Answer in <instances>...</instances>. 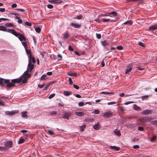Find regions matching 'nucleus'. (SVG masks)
Here are the masks:
<instances>
[{"mask_svg":"<svg viewBox=\"0 0 157 157\" xmlns=\"http://www.w3.org/2000/svg\"><path fill=\"white\" fill-rule=\"evenodd\" d=\"M7 32L11 33L16 36L17 37L19 40L21 41H25L26 38L25 36L19 33H17L16 31L13 29H8Z\"/></svg>","mask_w":157,"mask_h":157,"instance_id":"1","label":"nucleus"},{"mask_svg":"<svg viewBox=\"0 0 157 157\" xmlns=\"http://www.w3.org/2000/svg\"><path fill=\"white\" fill-rule=\"evenodd\" d=\"M25 24L28 26H31L32 25L30 23H29L28 22H25Z\"/></svg>","mask_w":157,"mask_h":157,"instance_id":"51","label":"nucleus"},{"mask_svg":"<svg viewBox=\"0 0 157 157\" xmlns=\"http://www.w3.org/2000/svg\"><path fill=\"white\" fill-rule=\"evenodd\" d=\"M32 59H28L29 63L27 67V70L26 71L24 72V74L27 75L28 77H30L31 76V74L29 73V72L31 73L32 70L34 68V63L32 61Z\"/></svg>","mask_w":157,"mask_h":157,"instance_id":"2","label":"nucleus"},{"mask_svg":"<svg viewBox=\"0 0 157 157\" xmlns=\"http://www.w3.org/2000/svg\"><path fill=\"white\" fill-rule=\"evenodd\" d=\"M50 84L49 83L46 84V85H44V87L43 89L45 90H46L48 89V88L50 86Z\"/></svg>","mask_w":157,"mask_h":157,"instance_id":"34","label":"nucleus"},{"mask_svg":"<svg viewBox=\"0 0 157 157\" xmlns=\"http://www.w3.org/2000/svg\"><path fill=\"white\" fill-rule=\"evenodd\" d=\"M110 148L117 151H119L120 150V147L116 146H111L110 147Z\"/></svg>","mask_w":157,"mask_h":157,"instance_id":"19","label":"nucleus"},{"mask_svg":"<svg viewBox=\"0 0 157 157\" xmlns=\"http://www.w3.org/2000/svg\"><path fill=\"white\" fill-rule=\"evenodd\" d=\"M156 137L155 136H153L151 139V141L153 142L155 140Z\"/></svg>","mask_w":157,"mask_h":157,"instance_id":"48","label":"nucleus"},{"mask_svg":"<svg viewBox=\"0 0 157 157\" xmlns=\"http://www.w3.org/2000/svg\"><path fill=\"white\" fill-rule=\"evenodd\" d=\"M68 82H69V84L71 85H72L73 83V81L72 80V79L71 78H68Z\"/></svg>","mask_w":157,"mask_h":157,"instance_id":"43","label":"nucleus"},{"mask_svg":"<svg viewBox=\"0 0 157 157\" xmlns=\"http://www.w3.org/2000/svg\"><path fill=\"white\" fill-rule=\"evenodd\" d=\"M116 103V102H115L112 101V102H108V105H113V104H115Z\"/></svg>","mask_w":157,"mask_h":157,"instance_id":"58","label":"nucleus"},{"mask_svg":"<svg viewBox=\"0 0 157 157\" xmlns=\"http://www.w3.org/2000/svg\"><path fill=\"white\" fill-rule=\"evenodd\" d=\"M114 93L113 92H111L110 93L108 92H104L102 91L101 92V94H113Z\"/></svg>","mask_w":157,"mask_h":157,"instance_id":"28","label":"nucleus"},{"mask_svg":"<svg viewBox=\"0 0 157 157\" xmlns=\"http://www.w3.org/2000/svg\"><path fill=\"white\" fill-rule=\"evenodd\" d=\"M117 49L118 50H122L123 49V47L121 46H119L117 47Z\"/></svg>","mask_w":157,"mask_h":157,"instance_id":"47","label":"nucleus"},{"mask_svg":"<svg viewBox=\"0 0 157 157\" xmlns=\"http://www.w3.org/2000/svg\"><path fill=\"white\" fill-rule=\"evenodd\" d=\"M138 129L140 131H143L144 130V128L143 127H139L138 128Z\"/></svg>","mask_w":157,"mask_h":157,"instance_id":"53","label":"nucleus"},{"mask_svg":"<svg viewBox=\"0 0 157 157\" xmlns=\"http://www.w3.org/2000/svg\"><path fill=\"white\" fill-rule=\"evenodd\" d=\"M27 111H24L21 113V116L23 117H27L28 116L27 115Z\"/></svg>","mask_w":157,"mask_h":157,"instance_id":"27","label":"nucleus"},{"mask_svg":"<svg viewBox=\"0 0 157 157\" xmlns=\"http://www.w3.org/2000/svg\"><path fill=\"white\" fill-rule=\"evenodd\" d=\"M104 16V15H102V14L98 16V17L97 18L95 19H94V21H97V22H98V23H100L102 21V20L99 19V17H100L101 16Z\"/></svg>","mask_w":157,"mask_h":157,"instance_id":"17","label":"nucleus"},{"mask_svg":"<svg viewBox=\"0 0 157 157\" xmlns=\"http://www.w3.org/2000/svg\"><path fill=\"white\" fill-rule=\"evenodd\" d=\"M4 80H8V81H7L6 83H4L3 81V85L0 84V85L2 86H3L5 84H6V87L7 89H10L12 87H13L15 86V83H17V79H13L12 80L11 82H10V80L8 79H5L2 78Z\"/></svg>","mask_w":157,"mask_h":157,"instance_id":"3","label":"nucleus"},{"mask_svg":"<svg viewBox=\"0 0 157 157\" xmlns=\"http://www.w3.org/2000/svg\"><path fill=\"white\" fill-rule=\"evenodd\" d=\"M35 31L37 33H40L41 31V29L39 27H37L35 29Z\"/></svg>","mask_w":157,"mask_h":157,"instance_id":"42","label":"nucleus"},{"mask_svg":"<svg viewBox=\"0 0 157 157\" xmlns=\"http://www.w3.org/2000/svg\"><path fill=\"white\" fill-rule=\"evenodd\" d=\"M71 116V114L67 112H65L63 115V117L68 119L69 117Z\"/></svg>","mask_w":157,"mask_h":157,"instance_id":"16","label":"nucleus"},{"mask_svg":"<svg viewBox=\"0 0 157 157\" xmlns=\"http://www.w3.org/2000/svg\"><path fill=\"white\" fill-rule=\"evenodd\" d=\"M13 143L12 141H7L5 142V145L7 147H12Z\"/></svg>","mask_w":157,"mask_h":157,"instance_id":"8","label":"nucleus"},{"mask_svg":"<svg viewBox=\"0 0 157 157\" xmlns=\"http://www.w3.org/2000/svg\"><path fill=\"white\" fill-rule=\"evenodd\" d=\"M25 50L26 53L28 55L29 59H32V61L33 63H35L36 62V60L35 58L32 56V55L30 50H28L27 48H25Z\"/></svg>","mask_w":157,"mask_h":157,"instance_id":"5","label":"nucleus"},{"mask_svg":"<svg viewBox=\"0 0 157 157\" xmlns=\"http://www.w3.org/2000/svg\"><path fill=\"white\" fill-rule=\"evenodd\" d=\"M24 142V139L22 138H21L18 142V144H20L23 143Z\"/></svg>","mask_w":157,"mask_h":157,"instance_id":"32","label":"nucleus"},{"mask_svg":"<svg viewBox=\"0 0 157 157\" xmlns=\"http://www.w3.org/2000/svg\"><path fill=\"white\" fill-rule=\"evenodd\" d=\"M55 94H52L49 96L48 98L49 99H51L53 98L55 96Z\"/></svg>","mask_w":157,"mask_h":157,"instance_id":"45","label":"nucleus"},{"mask_svg":"<svg viewBox=\"0 0 157 157\" xmlns=\"http://www.w3.org/2000/svg\"><path fill=\"white\" fill-rule=\"evenodd\" d=\"M120 110L122 112H124L125 111V109L124 107H121L120 108Z\"/></svg>","mask_w":157,"mask_h":157,"instance_id":"59","label":"nucleus"},{"mask_svg":"<svg viewBox=\"0 0 157 157\" xmlns=\"http://www.w3.org/2000/svg\"><path fill=\"white\" fill-rule=\"evenodd\" d=\"M47 7L49 9H52L53 8V5H51V4H49L47 5Z\"/></svg>","mask_w":157,"mask_h":157,"instance_id":"49","label":"nucleus"},{"mask_svg":"<svg viewBox=\"0 0 157 157\" xmlns=\"http://www.w3.org/2000/svg\"><path fill=\"white\" fill-rule=\"evenodd\" d=\"M7 148L6 146L0 147V151H2L3 150H7Z\"/></svg>","mask_w":157,"mask_h":157,"instance_id":"33","label":"nucleus"},{"mask_svg":"<svg viewBox=\"0 0 157 157\" xmlns=\"http://www.w3.org/2000/svg\"><path fill=\"white\" fill-rule=\"evenodd\" d=\"M102 45L104 47L107 46L109 45V43L106 40L102 41L101 42Z\"/></svg>","mask_w":157,"mask_h":157,"instance_id":"24","label":"nucleus"},{"mask_svg":"<svg viewBox=\"0 0 157 157\" xmlns=\"http://www.w3.org/2000/svg\"><path fill=\"white\" fill-rule=\"evenodd\" d=\"M57 114V112L55 111H53L51 112L50 114L51 115H55Z\"/></svg>","mask_w":157,"mask_h":157,"instance_id":"54","label":"nucleus"},{"mask_svg":"<svg viewBox=\"0 0 157 157\" xmlns=\"http://www.w3.org/2000/svg\"><path fill=\"white\" fill-rule=\"evenodd\" d=\"M44 84H43L42 85H40V84H39L38 85V87L40 88H42L44 87Z\"/></svg>","mask_w":157,"mask_h":157,"instance_id":"52","label":"nucleus"},{"mask_svg":"<svg viewBox=\"0 0 157 157\" xmlns=\"http://www.w3.org/2000/svg\"><path fill=\"white\" fill-rule=\"evenodd\" d=\"M51 2H53V4H60L63 2L62 0H49L48 2L51 3Z\"/></svg>","mask_w":157,"mask_h":157,"instance_id":"13","label":"nucleus"},{"mask_svg":"<svg viewBox=\"0 0 157 157\" xmlns=\"http://www.w3.org/2000/svg\"><path fill=\"white\" fill-rule=\"evenodd\" d=\"M151 123L153 125H156L157 124V120L152 121Z\"/></svg>","mask_w":157,"mask_h":157,"instance_id":"41","label":"nucleus"},{"mask_svg":"<svg viewBox=\"0 0 157 157\" xmlns=\"http://www.w3.org/2000/svg\"><path fill=\"white\" fill-rule=\"evenodd\" d=\"M133 109L134 110H136L139 111L141 110V108L140 107L137 106L136 105H134Z\"/></svg>","mask_w":157,"mask_h":157,"instance_id":"20","label":"nucleus"},{"mask_svg":"<svg viewBox=\"0 0 157 157\" xmlns=\"http://www.w3.org/2000/svg\"><path fill=\"white\" fill-rule=\"evenodd\" d=\"M0 30L7 32L8 30H7V29L5 27L2 26H0Z\"/></svg>","mask_w":157,"mask_h":157,"instance_id":"21","label":"nucleus"},{"mask_svg":"<svg viewBox=\"0 0 157 157\" xmlns=\"http://www.w3.org/2000/svg\"><path fill=\"white\" fill-rule=\"evenodd\" d=\"M114 132L115 134L118 136H120L121 135L120 131L119 130L115 129Z\"/></svg>","mask_w":157,"mask_h":157,"instance_id":"26","label":"nucleus"},{"mask_svg":"<svg viewBox=\"0 0 157 157\" xmlns=\"http://www.w3.org/2000/svg\"><path fill=\"white\" fill-rule=\"evenodd\" d=\"M23 76L24 78L23 80H22V82L23 83H25L27 82L28 79L30 77H28L27 75L24 74V73Z\"/></svg>","mask_w":157,"mask_h":157,"instance_id":"15","label":"nucleus"},{"mask_svg":"<svg viewBox=\"0 0 157 157\" xmlns=\"http://www.w3.org/2000/svg\"><path fill=\"white\" fill-rule=\"evenodd\" d=\"M22 45L24 46L25 49L27 48V45L25 41H23L22 43Z\"/></svg>","mask_w":157,"mask_h":157,"instance_id":"38","label":"nucleus"},{"mask_svg":"<svg viewBox=\"0 0 157 157\" xmlns=\"http://www.w3.org/2000/svg\"><path fill=\"white\" fill-rule=\"evenodd\" d=\"M69 37V33L68 32L66 33L64 35L63 38L64 39L67 38Z\"/></svg>","mask_w":157,"mask_h":157,"instance_id":"37","label":"nucleus"},{"mask_svg":"<svg viewBox=\"0 0 157 157\" xmlns=\"http://www.w3.org/2000/svg\"><path fill=\"white\" fill-rule=\"evenodd\" d=\"M94 128L96 130H98L100 128L99 124L98 123L97 124L94 125L93 126Z\"/></svg>","mask_w":157,"mask_h":157,"instance_id":"18","label":"nucleus"},{"mask_svg":"<svg viewBox=\"0 0 157 157\" xmlns=\"http://www.w3.org/2000/svg\"><path fill=\"white\" fill-rule=\"evenodd\" d=\"M6 20H9V19L5 18H0V22L1 21H6Z\"/></svg>","mask_w":157,"mask_h":157,"instance_id":"63","label":"nucleus"},{"mask_svg":"<svg viewBox=\"0 0 157 157\" xmlns=\"http://www.w3.org/2000/svg\"><path fill=\"white\" fill-rule=\"evenodd\" d=\"M123 24H124L125 25H132V22L131 21V20H128L124 23Z\"/></svg>","mask_w":157,"mask_h":157,"instance_id":"30","label":"nucleus"},{"mask_svg":"<svg viewBox=\"0 0 157 157\" xmlns=\"http://www.w3.org/2000/svg\"><path fill=\"white\" fill-rule=\"evenodd\" d=\"M73 86L76 89H79V86L75 84H74Z\"/></svg>","mask_w":157,"mask_h":157,"instance_id":"60","label":"nucleus"},{"mask_svg":"<svg viewBox=\"0 0 157 157\" xmlns=\"http://www.w3.org/2000/svg\"><path fill=\"white\" fill-rule=\"evenodd\" d=\"M9 80H4L2 78H0V84L1 85H3V81L4 82V83H6L7 81Z\"/></svg>","mask_w":157,"mask_h":157,"instance_id":"23","label":"nucleus"},{"mask_svg":"<svg viewBox=\"0 0 157 157\" xmlns=\"http://www.w3.org/2000/svg\"><path fill=\"white\" fill-rule=\"evenodd\" d=\"M113 115V113L109 112H105L103 113V116L105 118H108L111 117Z\"/></svg>","mask_w":157,"mask_h":157,"instance_id":"11","label":"nucleus"},{"mask_svg":"<svg viewBox=\"0 0 157 157\" xmlns=\"http://www.w3.org/2000/svg\"><path fill=\"white\" fill-rule=\"evenodd\" d=\"M48 132L51 135H52L54 133L52 131L50 130H48Z\"/></svg>","mask_w":157,"mask_h":157,"instance_id":"50","label":"nucleus"},{"mask_svg":"<svg viewBox=\"0 0 157 157\" xmlns=\"http://www.w3.org/2000/svg\"><path fill=\"white\" fill-rule=\"evenodd\" d=\"M68 49L71 51H73L74 50L73 48L71 46H69L68 47Z\"/></svg>","mask_w":157,"mask_h":157,"instance_id":"56","label":"nucleus"},{"mask_svg":"<svg viewBox=\"0 0 157 157\" xmlns=\"http://www.w3.org/2000/svg\"><path fill=\"white\" fill-rule=\"evenodd\" d=\"M94 113L95 114H98L99 113V111L98 109H96L94 110Z\"/></svg>","mask_w":157,"mask_h":157,"instance_id":"62","label":"nucleus"},{"mask_svg":"<svg viewBox=\"0 0 157 157\" xmlns=\"http://www.w3.org/2000/svg\"><path fill=\"white\" fill-rule=\"evenodd\" d=\"M132 69V66L130 65H128L127 67V68L126 69L125 74H126L128 73L129 72L131 71Z\"/></svg>","mask_w":157,"mask_h":157,"instance_id":"12","label":"nucleus"},{"mask_svg":"<svg viewBox=\"0 0 157 157\" xmlns=\"http://www.w3.org/2000/svg\"><path fill=\"white\" fill-rule=\"evenodd\" d=\"M70 25L72 26L75 28H80L81 26V25L80 24H77L76 23L71 22V23Z\"/></svg>","mask_w":157,"mask_h":157,"instance_id":"9","label":"nucleus"},{"mask_svg":"<svg viewBox=\"0 0 157 157\" xmlns=\"http://www.w3.org/2000/svg\"><path fill=\"white\" fill-rule=\"evenodd\" d=\"M109 15H112L114 16H116L117 15V13L116 11H113L108 13Z\"/></svg>","mask_w":157,"mask_h":157,"instance_id":"29","label":"nucleus"},{"mask_svg":"<svg viewBox=\"0 0 157 157\" xmlns=\"http://www.w3.org/2000/svg\"><path fill=\"white\" fill-rule=\"evenodd\" d=\"M19 112L18 110H14L10 111H6L5 112V113L6 115H15V114Z\"/></svg>","mask_w":157,"mask_h":157,"instance_id":"6","label":"nucleus"},{"mask_svg":"<svg viewBox=\"0 0 157 157\" xmlns=\"http://www.w3.org/2000/svg\"><path fill=\"white\" fill-rule=\"evenodd\" d=\"M5 25L8 27H12L13 26V25L11 23H6L5 24Z\"/></svg>","mask_w":157,"mask_h":157,"instance_id":"35","label":"nucleus"},{"mask_svg":"<svg viewBox=\"0 0 157 157\" xmlns=\"http://www.w3.org/2000/svg\"><path fill=\"white\" fill-rule=\"evenodd\" d=\"M67 75L69 76H76L77 74L75 73H71V72H69L67 73Z\"/></svg>","mask_w":157,"mask_h":157,"instance_id":"22","label":"nucleus"},{"mask_svg":"<svg viewBox=\"0 0 157 157\" xmlns=\"http://www.w3.org/2000/svg\"><path fill=\"white\" fill-rule=\"evenodd\" d=\"M138 44L139 45L142 47H145V45L141 42H139Z\"/></svg>","mask_w":157,"mask_h":157,"instance_id":"39","label":"nucleus"},{"mask_svg":"<svg viewBox=\"0 0 157 157\" xmlns=\"http://www.w3.org/2000/svg\"><path fill=\"white\" fill-rule=\"evenodd\" d=\"M74 113L75 115L78 117H82L84 115V113L83 112L76 111Z\"/></svg>","mask_w":157,"mask_h":157,"instance_id":"14","label":"nucleus"},{"mask_svg":"<svg viewBox=\"0 0 157 157\" xmlns=\"http://www.w3.org/2000/svg\"><path fill=\"white\" fill-rule=\"evenodd\" d=\"M22 78H20L17 79V83H20L22 81Z\"/></svg>","mask_w":157,"mask_h":157,"instance_id":"55","label":"nucleus"},{"mask_svg":"<svg viewBox=\"0 0 157 157\" xmlns=\"http://www.w3.org/2000/svg\"><path fill=\"white\" fill-rule=\"evenodd\" d=\"M64 95L66 96H69L71 94V92H70L67 91H64L63 92Z\"/></svg>","mask_w":157,"mask_h":157,"instance_id":"25","label":"nucleus"},{"mask_svg":"<svg viewBox=\"0 0 157 157\" xmlns=\"http://www.w3.org/2000/svg\"><path fill=\"white\" fill-rule=\"evenodd\" d=\"M153 120L152 117H141L139 119V121L143 123H146L147 122H149Z\"/></svg>","mask_w":157,"mask_h":157,"instance_id":"4","label":"nucleus"},{"mask_svg":"<svg viewBox=\"0 0 157 157\" xmlns=\"http://www.w3.org/2000/svg\"><path fill=\"white\" fill-rule=\"evenodd\" d=\"M96 36L97 38L98 39H100L101 37V35L100 34L96 33Z\"/></svg>","mask_w":157,"mask_h":157,"instance_id":"46","label":"nucleus"},{"mask_svg":"<svg viewBox=\"0 0 157 157\" xmlns=\"http://www.w3.org/2000/svg\"><path fill=\"white\" fill-rule=\"evenodd\" d=\"M157 29V24L152 25L149 27L148 31H154Z\"/></svg>","mask_w":157,"mask_h":157,"instance_id":"10","label":"nucleus"},{"mask_svg":"<svg viewBox=\"0 0 157 157\" xmlns=\"http://www.w3.org/2000/svg\"><path fill=\"white\" fill-rule=\"evenodd\" d=\"M47 75H43L40 77V80L41 81H44L45 80V78Z\"/></svg>","mask_w":157,"mask_h":157,"instance_id":"31","label":"nucleus"},{"mask_svg":"<svg viewBox=\"0 0 157 157\" xmlns=\"http://www.w3.org/2000/svg\"><path fill=\"white\" fill-rule=\"evenodd\" d=\"M78 105L79 106H82L84 105V103L82 102H80L78 103Z\"/></svg>","mask_w":157,"mask_h":157,"instance_id":"44","label":"nucleus"},{"mask_svg":"<svg viewBox=\"0 0 157 157\" xmlns=\"http://www.w3.org/2000/svg\"><path fill=\"white\" fill-rule=\"evenodd\" d=\"M86 127V125L83 126L81 127L80 130L81 131H83L84 128Z\"/></svg>","mask_w":157,"mask_h":157,"instance_id":"64","label":"nucleus"},{"mask_svg":"<svg viewBox=\"0 0 157 157\" xmlns=\"http://www.w3.org/2000/svg\"><path fill=\"white\" fill-rule=\"evenodd\" d=\"M82 16L81 15H77L76 17H75V19H77L79 20H81L82 19Z\"/></svg>","mask_w":157,"mask_h":157,"instance_id":"36","label":"nucleus"},{"mask_svg":"<svg viewBox=\"0 0 157 157\" xmlns=\"http://www.w3.org/2000/svg\"><path fill=\"white\" fill-rule=\"evenodd\" d=\"M110 20V19H107L103 18L102 19V21L104 22H108Z\"/></svg>","mask_w":157,"mask_h":157,"instance_id":"40","label":"nucleus"},{"mask_svg":"<svg viewBox=\"0 0 157 157\" xmlns=\"http://www.w3.org/2000/svg\"><path fill=\"white\" fill-rule=\"evenodd\" d=\"M17 4L16 3H13L11 5V7L12 8H16L17 6Z\"/></svg>","mask_w":157,"mask_h":157,"instance_id":"57","label":"nucleus"},{"mask_svg":"<svg viewBox=\"0 0 157 157\" xmlns=\"http://www.w3.org/2000/svg\"><path fill=\"white\" fill-rule=\"evenodd\" d=\"M16 10H17L18 11H20L21 12H23L25 11V10L22 9H16Z\"/></svg>","mask_w":157,"mask_h":157,"instance_id":"61","label":"nucleus"},{"mask_svg":"<svg viewBox=\"0 0 157 157\" xmlns=\"http://www.w3.org/2000/svg\"><path fill=\"white\" fill-rule=\"evenodd\" d=\"M152 112V110H145L143 111L141 113L143 115H147L151 114Z\"/></svg>","mask_w":157,"mask_h":157,"instance_id":"7","label":"nucleus"}]
</instances>
